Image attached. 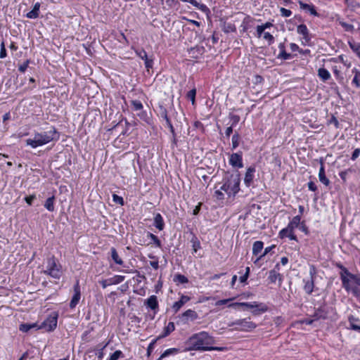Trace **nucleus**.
<instances>
[{
  "instance_id": "f257e3e1",
  "label": "nucleus",
  "mask_w": 360,
  "mask_h": 360,
  "mask_svg": "<svg viewBox=\"0 0 360 360\" xmlns=\"http://www.w3.org/2000/svg\"><path fill=\"white\" fill-rule=\"evenodd\" d=\"M59 139V134L54 127H51L49 130L42 131H34L33 137L25 141L26 145L32 148L44 146L51 141H57Z\"/></svg>"
},
{
  "instance_id": "f03ea898",
  "label": "nucleus",
  "mask_w": 360,
  "mask_h": 360,
  "mask_svg": "<svg viewBox=\"0 0 360 360\" xmlns=\"http://www.w3.org/2000/svg\"><path fill=\"white\" fill-rule=\"evenodd\" d=\"M186 343L189 345L187 349L188 351H207L210 346L214 343V340L207 332L202 331L191 336Z\"/></svg>"
},
{
  "instance_id": "7ed1b4c3",
  "label": "nucleus",
  "mask_w": 360,
  "mask_h": 360,
  "mask_svg": "<svg viewBox=\"0 0 360 360\" xmlns=\"http://www.w3.org/2000/svg\"><path fill=\"white\" fill-rule=\"evenodd\" d=\"M340 269V276L344 289L352 292L353 295L356 294L360 288V274H354L342 265L339 266Z\"/></svg>"
},
{
  "instance_id": "20e7f679",
  "label": "nucleus",
  "mask_w": 360,
  "mask_h": 360,
  "mask_svg": "<svg viewBox=\"0 0 360 360\" xmlns=\"http://www.w3.org/2000/svg\"><path fill=\"white\" fill-rule=\"evenodd\" d=\"M240 178L238 174H231L224 179L221 190L229 196H235L240 190Z\"/></svg>"
},
{
  "instance_id": "39448f33",
  "label": "nucleus",
  "mask_w": 360,
  "mask_h": 360,
  "mask_svg": "<svg viewBox=\"0 0 360 360\" xmlns=\"http://www.w3.org/2000/svg\"><path fill=\"white\" fill-rule=\"evenodd\" d=\"M229 327H233V330L242 332H251L257 328V325L251 321L250 317L237 319L228 323Z\"/></svg>"
},
{
  "instance_id": "423d86ee",
  "label": "nucleus",
  "mask_w": 360,
  "mask_h": 360,
  "mask_svg": "<svg viewBox=\"0 0 360 360\" xmlns=\"http://www.w3.org/2000/svg\"><path fill=\"white\" fill-rule=\"evenodd\" d=\"M44 274L53 278L59 279L62 275V267L54 257L47 259Z\"/></svg>"
},
{
  "instance_id": "0eeeda50",
  "label": "nucleus",
  "mask_w": 360,
  "mask_h": 360,
  "mask_svg": "<svg viewBox=\"0 0 360 360\" xmlns=\"http://www.w3.org/2000/svg\"><path fill=\"white\" fill-rule=\"evenodd\" d=\"M58 314L53 313L42 323L39 328H44L46 331H53L57 326Z\"/></svg>"
},
{
  "instance_id": "6e6552de",
  "label": "nucleus",
  "mask_w": 360,
  "mask_h": 360,
  "mask_svg": "<svg viewBox=\"0 0 360 360\" xmlns=\"http://www.w3.org/2000/svg\"><path fill=\"white\" fill-rule=\"evenodd\" d=\"M131 104L132 105V109L134 111H138L137 116L139 117L140 119L148 122L149 120V117L146 111L143 110V106L142 103L138 100H132L131 101Z\"/></svg>"
},
{
  "instance_id": "1a4fd4ad",
  "label": "nucleus",
  "mask_w": 360,
  "mask_h": 360,
  "mask_svg": "<svg viewBox=\"0 0 360 360\" xmlns=\"http://www.w3.org/2000/svg\"><path fill=\"white\" fill-rule=\"evenodd\" d=\"M240 307H245L249 309H253L252 314L255 315H257L260 314V312H265L267 311V307L262 303H257L256 302H242L240 304Z\"/></svg>"
},
{
  "instance_id": "9d476101",
  "label": "nucleus",
  "mask_w": 360,
  "mask_h": 360,
  "mask_svg": "<svg viewBox=\"0 0 360 360\" xmlns=\"http://www.w3.org/2000/svg\"><path fill=\"white\" fill-rule=\"evenodd\" d=\"M309 273L311 276L310 278L303 280L304 283V290L309 295L313 292L314 287L313 275L315 274V269L314 266L311 267Z\"/></svg>"
},
{
  "instance_id": "9b49d317",
  "label": "nucleus",
  "mask_w": 360,
  "mask_h": 360,
  "mask_svg": "<svg viewBox=\"0 0 360 360\" xmlns=\"http://www.w3.org/2000/svg\"><path fill=\"white\" fill-rule=\"evenodd\" d=\"M297 32L302 36V44L304 45L308 44L311 40V37L307 27L304 24L300 25L297 27Z\"/></svg>"
},
{
  "instance_id": "f8f14e48",
  "label": "nucleus",
  "mask_w": 360,
  "mask_h": 360,
  "mask_svg": "<svg viewBox=\"0 0 360 360\" xmlns=\"http://www.w3.org/2000/svg\"><path fill=\"white\" fill-rule=\"evenodd\" d=\"M229 163L233 167L242 168L243 167L242 153H233L230 156Z\"/></svg>"
},
{
  "instance_id": "ddd939ff",
  "label": "nucleus",
  "mask_w": 360,
  "mask_h": 360,
  "mask_svg": "<svg viewBox=\"0 0 360 360\" xmlns=\"http://www.w3.org/2000/svg\"><path fill=\"white\" fill-rule=\"evenodd\" d=\"M81 298V292L80 287L79 285V282L74 285V295L72 296L71 301L70 302V307L71 309L75 308L77 304L79 303V300Z\"/></svg>"
},
{
  "instance_id": "4468645a",
  "label": "nucleus",
  "mask_w": 360,
  "mask_h": 360,
  "mask_svg": "<svg viewBox=\"0 0 360 360\" xmlns=\"http://www.w3.org/2000/svg\"><path fill=\"white\" fill-rule=\"evenodd\" d=\"M280 265L279 264H276L274 269L271 270L269 273L268 279L271 283H274L278 279L280 282L282 281V276L279 273Z\"/></svg>"
},
{
  "instance_id": "2eb2a0df",
  "label": "nucleus",
  "mask_w": 360,
  "mask_h": 360,
  "mask_svg": "<svg viewBox=\"0 0 360 360\" xmlns=\"http://www.w3.org/2000/svg\"><path fill=\"white\" fill-rule=\"evenodd\" d=\"M255 167L254 166H250L247 169L244 178V183L246 186L249 187L252 184L255 176Z\"/></svg>"
},
{
  "instance_id": "dca6fc26",
  "label": "nucleus",
  "mask_w": 360,
  "mask_h": 360,
  "mask_svg": "<svg viewBox=\"0 0 360 360\" xmlns=\"http://www.w3.org/2000/svg\"><path fill=\"white\" fill-rule=\"evenodd\" d=\"M279 236L281 238L288 237L290 240H297V236L294 234L293 231L291 229H290L288 226L281 229L279 231Z\"/></svg>"
},
{
  "instance_id": "f3484780",
  "label": "nucleus",
  "mask_w": 360,
  "mask_h": 360,
  "mask_svg": "<svg viewBox=\"0 0 360 360\" xmlns=\"http://www.w3.org/2000/svg\"><path fill=\"white\" fill-rule=\"evenodd\" d=\"M190 300V297L186 295H181L179 301L175 302L172 305V309L176 313L182 306Z\"/></svg>"
},
{
  "instance_id": "a211bd4d",
  "label": "nucleus",
  "mask_w": 360,
  "mask_h": 360,
  "mask_svg": "<svg viewBox=\"0 0 360 360\" xmlns=\"http://www.w3.org/2000/svg\"><path fill=\"white\" fill-rule=\"evenodd\" d=\"M299 5L300 8L305 10L306 11H308L311 15L314 16L318 15V13L316 12L313 5L305 4L301 1H299Z\"/></svg>"
},
{
  "instance_id": "6ab92c4d",
  "label": "nucleus",
  "mask_w": 360,
  "mask_h": 360,
  "mask_svg": "<svg viewBox=\"0 0 360 360\" xmlns=\"http://www.w3.org/2000/svg\"><path fill=\"white\" fill-rule=\"evenodd\" d=\"M154 226L160 231L163 230L165 223L162 215L160 213H157L154 217Z\"/></svg>"
},
{
  "instance_id": "aec40b11",
  "label": "nucleus",
  "mask_w": 360,
  "mask_h": 360,
  "mask_svg": "<svg viewBox=\"0 0 360 360\" xmlns=\"http://www.w3.org/2000/svg\"><path fill=\"white\" fill-rule=\"evenodd\" d=\"M39 8H40V4L38 2L36 3L34 5L32 10L27 13V15H26L27 18H30V19L37 18L39 15Z\"/></svg>"
},
{
  "instance_id": "412c9836",
  "label": "nucleus",
  "mask_w": 360,
  "mask_h": 360,
  "mask_svg": "<svg viewBox=\"0 0 360 360\" xmlns=\"http://www.w3.org/2000/svg\"><path fill=\"white\" fill-rule=\"evenodd\" d=\"M319 181L323 184L325 186H328L330 184L329 179L326 177L325 174V169L323 163H321L319 172Z\"/></svg>"
},
{
  "instance_id": "4be33fe9",
  "label": "nucleus",
  "mask_w": 360,
  "mask_h": 360,
  "mask_svg": "<svg viewBox=\"0 0 360 360\" xmlns=\"http://www.w3.org/2000/svg\"><path fill=\"white\" fill-rule=\"evenodd\" d=\"M137 55L143 60H145L146 68H151L153 65L152 60L148 58L147 53L144 50L136 51Z\"/></svg>"
},
{
  "instance_id": "5701e85b",
  "label": "nucleus",
  "mask_w": 360,
  "mask_h": 360,
  "mask_svg": "<svg viewBox=\"0 0 360 360\" xmlns=\"http://www.w3.org/2000/svg\"><path fill=\"white\" fill-rule=\"evenodd\" d=\"M146 305L148 307L150 308L151 309H156L158 308V302L157 300V297L155 295H151L147 300H146Z\"/></svg>"
},
{
  "instance_id": "b1692460",
  "label": "nucleus",
  "mask_w": 360,
  "mask_h": 360,
  "mask_svg": "<svg viewBox=\"0 0 360 360\" xmlns=\"http://www.w3.org/2000/svg\"><path fill=\"white\" fill-rule=\"evenodd\" d=\"M300 221V216H295L292 219L287 226L294 232L295 229L299 226Z\"/></svg>"
},
{
  "instance_id": "393cba45",
  "label": "nucleus",
  "mask_w": 360,
  "mask_h": 360,
  "mask_svg": "<svg viewBox=\"0 0 360 360\" xmlns=\"http://www.w3.org/2000/svg\"><path fill=\"white\" fill-rule=\"evenodd\" d=\"M174 323L173 322H169L167 326L164 328L163 333L158 337V339L167 336L170 333L174 331Z\"/></svg>"
},
{
  "instance_id": "a878e982",
  "label": "nucleus",
  "mask_w": 360,
  "mask_h": 360,
  "mask_svg": "<svg viewBox=\"0 0 360 360\" xmlns=\"http://www.w3.org/2000/svg\"><path fill=\"white\" fill-rule=\"evenodd\" d=\"M264 243L262 241L257 240L253 243L252 246V254L254 255H257L260 253L263 249Z\"/></svg>"
},
{
  "instance_id": "bb28decb",
  "label": "nucleus",
  "mask_w": 360,
  "mask_h": 360,
  "mask_svg": "<svg viewBox=\"0 0 360 360\" xmlns=\"http://www.w3.org/2000/svg\"><path fill=\"white\" fill-rule=\"evenodd\" d=\"M54 202L55 197L53 195L46 200L44 205V207L50 212H53L55 210Z\"/></svg>"
},
{
  "instance_id": "cd10ccee",
  "label": "nucleus",
  "mask_w": 360,
  "mask_h": 360,
  "mask_svg": "<svg viewBox=\"0 0 360 360\" xmlns=\"http://www.w3.org/2000/svg\"><path fill=\"white\" fill-rule=\"evenodd\" d=\"M349 46L360 59V43L351 41H349Z\"/></svg>"
},
{
  "instance_id": "c85d7f7f",
  "label": "nucleus",
  "mask_w": 360,
  "mask_h": 360,
  "mask_svg": "<svg viewBox=\"0 0 360 360\" xmlns=\"http://www.w3.org/2000/svg\"><path fill=\"white\" fill-rule=\"evenodd\" d=\"M110 253L112 259L116 264L120 265H122L123 264L122 259L119 257L118 253L115 248H111Z\"/></svg>"
},
{
  "instance_id": "c756f323",
  "label": "nucleus",
  "mask_w": 360,
  "mask_h": 360,
  "mask_svg": "<svg viewBox=\"0 0 360 360\" xmlns=\"http://www.w3.org/2000/svg\"><path fill=\"white\" fill-rule=\"evenodd\" d=\"M348 321L349 322L351 329L354 330L360 331V326L355 324V322L358 321L359 319L355 318L353 316H349L348 318Z\"/></svg>"
},
{
  "instance_id": "7c9ffc66",
  "label": "nucleus",
  "mask_w": 360,
  "mask_h": 360,
  "mask_svg": "<svg viewBox=\"0 0 360 360\" xmlns=\"http://www.w3.org/2000/svg\"><path fill=\"white\" fill-rule=\"evenodd\" d=\"M318 75L323 82L330 77V75L326 69H319Z\"/></svg>"
},
{
  "instance_id": "2f4dec72",
  "label": "nucleus",
  "mask_w": 360,
  "mask_h": 360,
  "mask_svg": "<svg viewBox=\"0 0 360 360\" xmlns=\"http://www.w3.org/2000/svg\"><path fill=\"white\" fill-rule=\"evenodd\" d=\"M182 316L187 319H191V320H195L198 318L197 313L192 309L186 310L183 313Z\"/></svg>"
},
{
  "instance_id": "473e14b6",
  "label": "nucleus",
  "mask_w": 360,
  "mask_h": 360,
  "mask_svg": "<svg viewBox=\"0 0 360 360\" xmlns=\"http://www.w3.org/2000/svg\"><path fill=\"white\" fill-rule=\"evenodd\" d=\"M37 328L36 323H22L20 326V330L24 333L28 332L30 329Z\"/></svg>"
},
{
  "instance_id": "72a5a7b5",
  "label": "nucleus",
  "mask_w": 360,
  "mask_h": 360,
  "mask_svg": "<svg viewBox=\"0 0 360 360\" xmlns=\"http://www.w3.org/2000/svg\"><path fill=\"white\" fill-rule=\"evenodd\" d=\"M124 276L121 275H116L112 278H110V283L111 285H117L122 283L124 280Z\"/></svg>"
},
{
  "instance_id": "f704fd0d",
  "label": "nucleus",
  "mask_w": 360,
  "mask_h": 360,
  "mask_svg": "<svg viewBox=\"0 0 360 360\" xmlns=\"http://www.w3.org/2000/svg\"><path fill=\"white\" fill-rule=\"evenodd\" d=\"M174 281L180 283H187L188 282V278L181 274L175 275Z\"/></svg>"
},
{
  "instance_id": "c9c22d12",
  "label": "nucleus",
  "mask_w": 360,
  "mask_h": 360,
  "mask_svg": "<svg viewBox=\"0 0 360 360\" xmlns=\"http://www.w3.org/2000/svg\"><path fill=\"white\" fill-rule=\"evenodd\" d=\"M124 357L123 353L120 350L115 351L113 354L110 355L108 360H117L120 358Z\"/></svg>"
},
{
  "instance_id": "e433bc0d",
  "label": "nucleus",
  "mask_w": 360,
  "mask_h": 360,
  "mask_svg": "<svg viewBox=\"0 0 360 360\" xmlns=\"http://www.w3.org/2000/svg\"><path fill=\"white\" fill-rule=\"evenodd\" d=\"M195 95H196L195 89H193L191 91H189L186 95L187 98L191 101L193 105H194L195 102Z\"/></svg>"
},
{
  "instance_id": "4c0bfd02",
  "label": "nucleus",
  "mask_w": 360,
  "mask_h": 360,
  "mask_svg": "<svg viewBox=\"0 0 360 360\" xmlns=\"http://www.w3.org/2000/svg\"><path fill=\"white\" fill-rule=\"evenodd\" d=\"M148 236L152 240V241L153 242V243L158 248H160L161 247V242L160 240L158 239V238L151 233H148Z\"/></svg>"
},
{
  "instance_id": "58836bf2",
  "label": "nucleus",
  "mask_w": 360,
  "mask_h": 360,
  "mask_svg": "<svg viewBox=\"0 0 360 360\" xmlns=\"http://www.w3.org/2000/svg\"><path fill=\"white\" fill-rule=\"evenodd\" d=\"M177 352V349L175 348H171L166 349L160 356V359H163L173 353H175Z\"/></svg>"
},
{
  "instance_id": "ea45409f",
  "label": "nucleus",
  "mask_w": 360,
  "mask_h": 360,
  "mask_svg": "<svg viewBox=\"0 0 360 360\" xmlns=\"http://www.w3.org/2000/svg\"><path fill=\"white\" fill-rule=\"evenodd\" d=\"M232 148L233 149L236 148L239 145V136L238 134H234L232 136Z\"/></svg>"
},
{
  "instance_id": "a19ab883",
  "label": "nucleus",
  "mask_w": 360,
  "mask_h": 360,
  "mask_svg": "<svg viewBox=\"0 0 360 360\" xmlns=\"http://www.w3.org/2000/svg\"><path fill=\"white\" fill-rule=\"evenodd\" d=\"M263 37L266 41H267L269 45L274 41V37L269 32H264L263 34Z\"/></svg>"
},
{
  "instance_id": "79ce46f5",
  "label": "nucleus",
  "mask_w": 360,
  "mask_h": 360,
  "mask_svg": "<svg viewBox=\"0 0 360 360\" xmlns=\"http://www.w3.org/2000/svg\"><path fill=\"white\" fill-rule=\"evenodd\" d=\"M340 24L347 32H352L354 30V26L351 24H349V23H347V22H342V21H340Z\"/></svg>"
},
{
  "instance_id": "37998d69",
  "label": "nucleus",
  "mask_w": 360,
  "mask_h": 360,
  "mask_svg": "<svg viewBox=\"0 0 360 360\" xmlns=\"http://www.w3.org/2000/svg\"><path fill=\"white\" fill-rule=\"evenodd\" d=\"M280 12L283 17H290L292 15V11L285 8H281Z\"/></svg>"
},
{
  "instance_id": "c03bdc74",
  "label": "nucleus",
  "mask_w": 360,
  "mask_h": 360,
  "mask_svg": "<svg viewBox=\"0 0 360 360\" xmlns=\"http://www.w3.org/2000/svg\"><path fill=\"white\" fill-rule=\"evenodd\" d=\"M112 200L115 202L120 204L121 205H123L124 204L123 198L116 194L112 195Z\"/></svg>"
},
{
  "instance_id": "a18cd8bd",
  "label": "nucleus",
  "mask_w": 360,
  "mask_h": 360,
  "mask_svg": "<svg viewBox=\"0 0 360 360\" xmlns=\"http://www.w3.org/2000/svg\"><path fill=\"white\" fill-rule=\"evenodd\" d=\"M359 77L360 72L356 71L355 76L352 80V83L354 84L358 87H360V79H359Z\"/></svg>"
},
{
  "instance_id": "49530a36",
  "label": "nucleus",
  "mask_w": 360,
  "mask_h": 360,
  "mask_svg": "<svg viewBox=\"0 0 360 360\" xmlns=\"http://www.w3.org/2000/svg\"><path fill=\"white\" fill-rule=\"evenodd\" d=\"M233 300H234V297L218 300L215 303V306H220V305H222V304H226L229 303V302H231V301H232Z\"/></svg>"
},
{
  "instance_id": "de8ad7c7",
  "label": "nucleus",
  "mask_w": 360,
  "mask_h": 360,
  "mask_svg": "<svg viewBox=\"0 0 360 360\" xmlns=\"http://www.w3.org/2000/svg\"><path fill=\"white\" fill-rule=\"evenodd\" d=\"M183 2H188L196 8H200L202 5L196 0H181Z\"/></svg>"
},
{
  "instance_id": "09e8293b",
  "label": "nucleus",
  "mask_w": 360,
  "mask_h": 360,
  "mask_svg": "<svg viewBox=\"0 0 360 360\" xmlns=\"http://www.w3.org/2000/svg\"><path fill=\"white\" fill-rule=\"evenodd\" d=\"M6 56V50L5 48L4 42L1 44L0 58H4Z\"/></svg>"
},
{
  "instance_id": "8fccbe9b",
  "label": "nucleus",
  "mask_w": 360,
  "mask_h": 360,
  "mask_svg": "<svg viewBox=\"0 0 360 360\" xmlns=\"http://www.w3.org/2000/svg\"><path fill=\"white\" fill-rule=\"evenodd\" d=\"M256 30H257V36L258 38H260L262 37V35L264 34L265 30L261 25H257Z\"/></svg>"
},
{
  "instance_id": "3c124183",
  "label": "nucleus",
  "mask_w": 360,
  "mask_h": 360,
  "mask_svg": "<svg viewBox=\"0 0 360 360\" xmlns=\"http://www.w3.org/2000/svg\"><path fill=\"white\" fill-rule=\"evenodd\" d=\"M224 192L221 190V188L219 190L215 191V195L219 200H222L224 198Z\"/></svg>"
},
{
  "instance_id": "603ef678",
  "label": "nucleus",
  "mask_w": 360,
  "mask_h": 360,
  "mask_svg": "<svg viewBox=\"0 0 360 360\" xmlns=\"http://www.w3.org/2000/svg\"><path fill=\"white\" fill-rule=\"evenodd\" d=\"M35 198H36L35 195H29V196L25 197V200L26 201V202H27L29 205H31L32 204L33 200H34Z\"/></svg>"
},
{
  "instance_id": "864d4df0",
  "label": "nucleus",
  "mask_w": 360,
  "mask_h": 360,
  "mask_svg": "<svg viewBox=\"0 0 360 360\" xmlns=\"http://www.w3.org/2000/svg\"><path fill=\"white\" fill-rule=\"evenodd\" d=\"M360 155V148H356L352 155V160H355Z\"/></svg>"
},
{
  "instance_id": "5fc2aeb1",
  "label": "nucleus",
  "mask_w": 360,
  "mask_h": 360,
  "mask_svg": "<svg viewBox=\"0 0 360 360\" xmlns=\"http://www.w3.org/2000/svg\"><path fill=\"white\" fill-rule=\"evenodd\" d=\"M99 283L101 285V286L103 287V288H105L108 285H111V283H110V278L100 281Z\"/></svg>"
},
{
  "instance_id": "6e6d98bb",
  "label": "nucleus",
  "mask_w": 360,
  "mask_h": 360,
  "mask_svg": "<svg viewBox=\"0 0 360 360\" xmlns=\"http://www.w3.org/2000/svg\"><path fill=\"white\" fill-rule=\"evenodd\" d=\"M348 172H349V170H345V171H342L341 172H340L339 175L340 176V178L342 179V181L344 182L346 181L347 180V176L348 174Z\"/></svg>"
},
{
  "instance_id": "4d7b16f0",
  "label": "nucleus",
  "mask_w": 360,
  "mask_h": 360,
  "mask_svg": "<svg viewBox=\"0 0 360 360\" xmlns=\"http://www.w3.org/2000/svg\"><path fill=\"white\" fill-rule=\"evenodd\" d=\"M273 248H274V245H273V246H271V247H267V248H265V250H264V252L262 253V255H261L259 257L258 259H260L261 258H262L263 257H264L266 255H267V254H268V253L271 250V249H272Z\"/></svg>"
},
{
  "instance_id": "13d9d810",
  "label": "nucleus",
  "mask_w": 360,
  "mask_h": 360,
  "mask_svg": "<svg viewBox=\"0 0 360 360\" xmlns=\"http://www.w3.org/2000/svg\"><path fill=\"white\" fill-rule=\"evenodd\" d=\"M231 120L233 122L232 126L233 125H236L239 122V120H240L239 116L235 115H232L231 117Z\"/></svg>"
},
{
  "instance_id": "bf43d9fd",
  "label": "nucleus",
  "mask_w": 360,
  "mask_h": 360,
  "mask_svg": "<svg viewBox=\"0 0 360 360\" xmlns=\"http://www.w3.org/2000/svg\"><path fill=\"white\" fill-rule=\"evenodd\" d=\"M308 188L311 191H315L316 190V186L312 181L308 183Z\"/></svg>"
},
{
  "instance_id": "052dcab7",
  "label": "nucleus",
  "mask_w": 360,
  "mask_h": 360,
  "mask_svg": "<svg viewBox=\"0 0 360 360\" xmlns=\"http://www.w3.org/2000/svg\"><path fill=\"white\" fill-rule=\"evenodd\" d=\"M150 265L154 269H158L159 268V262L158 260L150 262Z\"/></svg>"
},
{
  "instance_id": "680f3d73",
  "label": "nucleus",
  "mask_w": 360,
  "mask_h": 360,
  "mask_svg": "<svg viewBox=\"0 0 360 360\" xmlns=\"http://www.w3.org/2000/svg\"><path fill=\"white\" fill-rule=\"evenodd\" d=\"M290 48L292 52H295V51H298V49H299V46L295 43H290Z\"/></svg>"
},
{
  "instance_id": "e2e57ef3",
  "label": "nucleus",
  "mask_w": 360,
  "mask_h": 360,
  "mask_svg": "<svg viewBox=\"0 0 360 360\" xmlns=\"http://www.w3.org/2000/svg\"><path fill=\"white\" fill-rule=\"evenodd\" d=\"M225 349L224 347H212L211 345L210 346V349L207 350V351H212V350H216V351H224Z\"/></svg>"
},
{
  "instance_id": "0e129e2a",
  "label": "nucleus",
  "mask_w": 360,
  "mask_h": 360,
  "mask_svg": "<svg viewBox=\"0 0 360 360\" xmlns=\"http://www.w3.org/2000/svg\"><path fill=\"white\" fill-rule=\"evenodd\" d=\"M262 81H263V78L261 76H259V75L255 76V80H254L255 84L261 83Z\"/></svg>"
},
{
  "instance_id": "69168bd1",
  "label": "nucleus",
  "mask_w": 360,
  "mask_h": 360,
  "mask_svg": "<svg viewBox=\"0 0 360 360\" xmlns=\"http://www.w3.org/2000/svg\"><path fill=\"white\" fill-rule=\"evenodd\" d=\"M232 132H233V128H232V126H231L226 129L225 134L226 136L229 137L231 134Z\"/></svg>"
},
{
  "instance_id": "338daca9",
  "label": "nucleus",
  "mask_w": 360,
  "mask_h": 360,
  "mask_svg": "<svg viewBox=\"0 0 360 360\" xmlns=\"http://www.w3.org/2000/svg\"><path fill=\"white\" fill-rule=\"evenodd\" d=\"M235 27L232 24H228L226 27V32H229V31H235Z\"/></svg>"
},
{
  "instance_id": "774afa93",
  "label": "nucleus",
  "mask_w": 360,
  "mask_h": 360,
  "mask_svg": "<svg viewBox=\"0 0 360 360\" xmlns=\"http://www.w3.org/2000/svg\"><path fill=\"white\" fill-rule=\"evenodd\" d=\"M248 274H244L243 276H240L239 278V281L241 282V283H245L246 281L248 280Z\"/></svg>"
}]
</instances>
